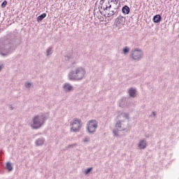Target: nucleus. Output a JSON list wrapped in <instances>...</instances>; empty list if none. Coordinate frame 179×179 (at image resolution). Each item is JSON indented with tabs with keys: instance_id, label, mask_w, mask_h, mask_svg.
I'll return each mask as SVG.
<instances>
[{
	"instance_id": "aec40b11",
	"label": "nucleus",
	"mask_w": 179,
	"mask_h": 179,
	"mask_svg": "<svg viewBox=\"0 0 179 179\" xmlns=\"http://www.w3.org/2000/svg\"><path fill=\"white\" fill-rule=\"evenodd\" d=\"M138 147L140 148V149H145L146 148V143L145 142V141H141L139 144H138Z\"/></svg>"
},
{
	"instance_id": "2eb2a0df",
	"label": "nucleus",
	"mask_w": 179,
	"mask_h": 179,
	"mask_svg": "<svg viewBox=\"0 0 179 179\" xmlns=\"http://www.w3.org/2000/svg\"><path fill=\"white\" fill-rule=\"evenodd\" d=\"M6 169L8 170V171H13V165H12V163L8 162L6 164Z\"/></svg>"
},
{
	"instance_id": "f8f14e48",
	"label": "nucleus",
	"mask_w": 179,
	"mask_h": 179,
	"mask_svg": "<svg viewBox=\"0 0 179 179\" xmlns=\"http://www.w3.org/2000/svg\"><path fill=\"white\" fill-rule=\"evenodd\" d=\"M122 12L124 15H129V12H131V8H129V6L125 5L122 7Z\"/></svg>"
},
{
	"instance_id": "7ed1b4c3",
	"label": "nucleus",
	"mask_w": 179,
	"mask_h": 179,
	"mask_svg": "<svg viewBox=\"0 0 179 179\" xmlns=\"http://www.w3.org/2000/svg\"><path fill=\"white\" fill-rule=\"evenodd\" d=\"M48 113H43L41 115H36L33 119V124H31V127L33 129H38V128H41L44 124H45V121L48 120Z\"/></svg>"
},
{
	"instance_id": "4468645a",
	"label": "nucleus",
	"mask_w": 179,
	"mask_h": 179,
	"mask_svg": "<svg viewBox=\"0 0 179 179\" xmlns=\"http://www.w3.org/2000/svg\"><path fill=\"white\" fill-rule=\"evenodd\" d=\"M44 138H40L36 141L35 143L36 146H43L44 145Z\"/></svg>"
},
{
	"instance_id": "5701e85b",
	"label": "nucleus",
	"mask_w": 179,
	"mask_h": 179,
	"mask_svg": "<svg viewBox=\"0 0 179 179\" xmlns=\"http://www.w3.org/2000/svg\"><path fill=\"white\" fill-rule=\"evenodd\" d=\"M123 52L125 55H127V54H128V52H129V48L128 47H125L124 49H123Z\"/></svg>"
},
{
	"instance_id": "f03ea898",
	"label": "nucleus",
	"mask_w": 179,
	"mask_h": 179,
	"mask_svg": "<svg viewBox=\"0 0 179 179\" xmlns=\"http://www.w3.org/2000/svg\"><path fill=\"white\" fill-rule=\"evenodd\" d=\"M86 75V70L82 66L76 67L74 70L71 71L69 73V80H74L78 82L82 80Z\"/></svg>"
},
{
	"instance_id": "dca6fc26",
	"label": "nucleus",
	"mask_w": 179,
	"mask_h": 179,
	"mask_svg": "<svg viewBox=\"0 0 179 179\" xmlns=\"http://www.w3.org/2000/svg\"><path fill=\"white\" fill-rule=\"evenodd\" d=\"M46 17H47V13H42L41 15L37 17V22L40 23V22H41L43 19H45Z\"/></svg>"
},
{
	"instance_id": "423d86ee",
	"label": "nucleus",
	"mask_w": 179,
	"mask_h": 179,
	"mask_svg": "<svg viewBox=\"0 0 179 179\" xmlns=\"http://www.w3.org/2000/svg\"><path fill=\"white\" fill-rule=\"evenodd\" d=\"M82 120L80 119L74 118L73 122L70 124L71 132H79L82 128Z\"/></svg>"
},
{
	"instance_id": "7c9ffc66",
	"label": "nucleus",
	"mask_w": 179,
	"mask_h": 179,
	"mask_svg": "<svg viewBox=\"0 0 179 179\" xmlns=\"http://www.w3.org/2000/svg\"><path fill=\"white\" fill-rule=\"evenodd\" d=\"M10 109L11 110H15V108H14L13 106H10Z\"/></svg>"
},
{
	"instance_id": "20e7f679",
	"label": "nucleus",
	"mask_w": 179,
	"mask_h": 179,
	"mask_svg": "<svg viewBox=\"0 0 179 179\" xmlns=\"http://www.w3.org/2000/svg\"><path fill=\"white\" fill-rule=\"evenodd\" d=\"M115 128L113 130L114 136H118V131H125L128 128V122L125 120H118L115 124Z\"/></svg>"
},
{
	"instance_id": "393cba45",
	"label": "nucleus",
	"mask_w": 179,
	"mask_h": 179,
	"mask_svg": "<svg viewBox=\"0 0 179 179\" xmlns=\"http://www.w3.org/2000/svg\"><path fill=\"white\" fill-rule=\"evenodd\" d=\"M110 9H111V4H110V1H108L106 3V11L110 10Z\"/></svg>"
},
{
	"instance_id": "f704fd0d",
	"label": "nucleus",
	"mask_w": 179,
	"mask_h": 179,
	"mask_svg": "<svg viewBox=\"0 0 179 179\" xmlns=\"http://www.w3.org/2000/svg\"><path fill=\"white\" fill-rule=\"evenodd\" d=\"M1 13H0V17H1Z\"/></svg>"
},
{
	"instance_id": "b1692460",
	"label": "nucleus",
	"mask_w": 179,
	"mask_h": 179,
	"mask_svg": "<svg viewBox=\"0 0 179 179\" xmlns=\"http://www.w3.org/2000/svg\"><path fill=\"white\" fill-rule=\"evenodd\" d=\"M114 10H115L118 13H120V3L116 5V7L114 8Z\"/></svg>"
},
{
	"instance_id": "9d476101",
	"label": "nucleus",
	"mask_w": 179,
	"mask_h": 179,
	"mask_svg": "<svg viewBox=\"0 0 179 179\" xmlns=\"http://www.w3.org/2000/svg\"><path fill=\"white\" fill-rule=\"evenodd\" d=\"M63 89L66 93H69L73 90V86L71 85L69 83H65L64 85Z\"/></svg>"
},
{
	"instance_id": "2f4dec72",
	"label": "nucleus",
	"mask_w": 179,
	"mask_h": 179,
	"mask_svg": "<svg viewBox=\"0 0 179 179\" xmlns=\"http://www.w3.org/2000/svg\"><path fill=\"white\" fill-rule=\"evenodd\" d=\"M152 115H154V117H156V112L155 111L152 112Z\"/></svg>"
},
{
	"instance_id": "0eeeda50",
	"label": "nucleus",
	"mask_w": 179,
	"mask_h": 179,
	"mask_svg": "<svg viewBox=\"0 0 179 179\" xmlns=\"http://www.w3.org/2000/svg\"><path fill=\"white\" fill-rule=\"evenodd\" d=\"M130 57L134 61H141L142 58H143V52L141 50H134L131 51V54Z\"/></svg>"
},
{
	"instance_id": "72a5a7b5",
	"label": "nucleus",
	"mask_w": 179,
	"mask_h": 179,
	"mask_svg": "<svg viewBox=\"0 0 179 179\" xmlns=\"http://www.w3.org/2000/svg\"><path fill=\"white\" fill-rule=\"evenodd\" d=\"M110 10H108H108H107L108 13H109Z\"/></svg>"
},
{
	"instance_id": "4be33fe9",
	"label": "nucleus",
	"mask_w": 179,
	"mask_h": 179,
	"mask_svg": "<svg viewBox=\"0 0 179 179\" xmlns=\"http://www.w3.org/2000/svg\"><path fill=\"white\" fill-rule=\"evenodd\" d=\"M8 5V1L5 0L3 1V3L1 4V8H6V6Z\"/></svg>"
},
{
	"instance_id": "a211bd4d",
	"label": "nucleus",
	"mask_w": 179,
	"mask_h": 179,
	"mask_svg": "<svg viewBox=\"0 0 179 179\" xmlns=\"http://www.w3.org/2000/svg\"><path fill=\"white\" fill-rule=\"evenodd\" d=\"M54 52V50H52V48L50 47L46 50V57H50V55H52V53Z\"/></svg>"
},
{
	"instance_id": "6e6552de",
	"label": "nucleus",
	"mask_w": 179,
	"mask_h": 179,
	"mask_svg": "<svg viewBox=\"0 0 179 179\" xmlns=\"http://www.w3.org/2000/svg\"><path fill=\"white\" fill-rule=\"evenodd\" d=\"M100 13L102 15V16H104V17H117V16H118L117 13L114 10H110L109 13L107 11L104 13L100 11Z\"/></svg>"
},
{
	"instance_id": "1a4fd4ad",
	"label": "nucleus",
	"mask_w": 179,
	"mask_h": 179,
	"mask_svg": "<svg viewBox=\"0 0 179 179\" xmlns=\"http://www.w3.org/2000/svg\"><path fill=\"white\" fill-rule=\"evenodd\" d=\"M115 24H116V27H118L120 29V27L121 26H124V24H125V17L121 15H119L115 22Z\"/></svg>"
},
{
	"instance_id": "a878e982",
	"label": "nucleus",
	"mask_w": 179,
	"mask_h": 179,
	"mask_svg": "<svg viewBox=\"0 0 179 179\" xmlns=\"http://www.w3.org/2000/svg\"><path fill=\"white\" fill-rule=\"evenodd\" d=\"M92 170H93V168H92V167H90V168L87 169L85 170V174H89V173L92 171Z\"/></svg>"
},
{
	"instance_id": "c85d7f7f",
	"label": "nucleus",
	"mask_w": 179,
	"mask_h": 179,
	"mask_svg": "<svg viewBox=\"0 0 179 179\" xmlns=\"http://www.w3.org/2000/svg\"><path fill=\"white\" fill-rule=\"evenodd\" d=\"M83 142L87 143V142H90V137H86L83 139Z\"/></svg>"
},
{
	"instance_id": "ddd939ff",
	"label": "nucleus",
	"mask_w": 179,
	"mask_h": 179,
	"mask_svg": "<svg viewBox=\"0 0 179 179\" xmlns=\"http://www.w3.org/2000/svg\"><path fill=\"white\" fill-rule=\"evenodd\" d=\"M99 5L101 6V8L104 10V12H107V3L104 2V0H101L99 2Z\"/></svg>"
},
{
	"instance_id": "9b49d317",
	"label": "nucleus",
	"mask_w": 179,
	"mask_h": 179,
	"mask_svg": "<svg viewBox=\"0 0 179 179\" xmlns=\"http://www.w3.org/2000/svg\"><path fill=\"white\" fill-rule=\"evenodd\" d=\"M162 15L157 14L153 17L152 22H154V23H160V22H162Z\"/></svg>"
},
{
	"instance_id": "f257e3e1",
	"label": "nucleus",
	"mask_w": 179,
	"mask_h": 179,
	"mask_svg": "<svg viewBox=\"0 0 179 179\" xmlns=\"http://www.w3.org/2000/svg\"><path fill=\"white\" fill-rule=\"evenodd\" d=\"M17 48V39L8 36L0 41V55L8 57Z\"/></svg>"
},
{
	"instance_id": "cd10ccee",
	"label": "nucleus",
	"mask_w": 179,
	"mask_h": 179,
	"mask_svg": "<svg viewBox=\"0 0 179 179\" xmlns=\"http://www.w3.org/2000/svg\"><path fill=\"white\" fill-rule=\"evenodd\" d=\"M25 87H27V89H30V87H31V83H25Z\"/></svg>"
},
{
	"instance_id": "6ab92c4d",
	"label": "nucleus",
	"mask_w": 179,
	"mask_h": 179,
	"mask_svg": "<svg viewBox=\"0 0 179 179\" xmlns=\"http://www.w3.org/2000/svg\"><path fill=\"white\" fill-rule=\"evenodd\" d=\"M117 118H125L126 120H128V118H129V115H128V113H123L117 116Z\"/></svg>"
},
{
	"instance_id": "c756f323",
	"label": "nucleus",
	"mask_w": 179,
	"mask_h": 179,
	"mask_svg": "<svg viewBox=\"0 0 179 179\" xmlns=\"http://www.w3.org/2000/svg\"><path fill=\"white\" fill-rule=\"evenodd\" d=\"M69 59H71V56H68V55L64 56L65 61H69Z\"/></svg>"
},
{
	"instance_id": "473e14b6",
	"label": "nucleus",
	"mask_w": 179,
	"mask_h": 179,
	"mask_svg": "<svg viewBox=\"0 0 179 179\" xmlns=\"http://www.w3.org/2000/svg\"><path fill=\"white\" fill-rule=\"evenodd\" d=\"M3 68V65H1V66H0V72H1V71H2V69Z\"/></svg>"
},
{
	"instance_id": "412c9836",
	"label": "nucleus",
	"mask_w": 179,
	"mask_h": 179,
	"mask_svg": "<svg viewBox=\"0 0 179 179\" xmlns=\"http://www.w3.org/2000/svg\"><path fill=\"white\" fill-rule=\"evenodd\" d=\"M76 146H78L77 143L69 145L67 147H66V150H68V149H71V148H76Z\"/></svg>"
},
{
	"instance_id": "f3484780",
	"label": "nucleus",
	"mask_w": 179,
	"mask_h": 179,
	"mask_svg": "<svg viewBox=\"0 0 179 179\" xmlns=\"http://www.w3.org/2000/svg\"><path fill=\"white\" fill-rule=\"evenodd\" d=\"M129 94L130 97H135V94H136V90L130 88L129 90Z\"/></svg>"
},
{
	"instance_id": "c9c22d12",
	"label": "nucleus",
	"mask_w": 179,
	"mask_h": 179,
	"mask_svg": "<svg viewBox=\"0 0 179 179\" xmlns=\"http://www.w3.org/2000/svg\"><path fill=\"white\" fill-rule=\"evenodd\" d=\"M120 107H121V103L120 104Z\"/></svg>"
},
{
	"instance_id": "39448f33",
	"label": "nucleus",
	"mask_w": 179,
	"mask_h": 179,
	"mask_svg": "<svg viewBox=\"0 0 179 179\" xmlns=\"http://www.w3.org/2000/svg\"><path fill=\"white\" fill-rule=\"evenodd\" d=\"M98 127H99V122H97V120H89L87 123V127H86L87 132H88L90 135H94Z\"/></svg>"
},
{
	"instance_id": "bb28decb",
	"label": "nucleus",
	"mask_w": 179,
	"mask_h": 179,
	"mask_svg": "<svg viewBox=\"0 0 179 179\" xmlns=\"http://www.w3.org/2000/svg\"><path fill=\"white\" fill-rule=\"evenodd\" d=\"M120 0H111L110 2H114V3H115V5H118V3H121V1H120Z\"/></svg>"
}]
</instances>
